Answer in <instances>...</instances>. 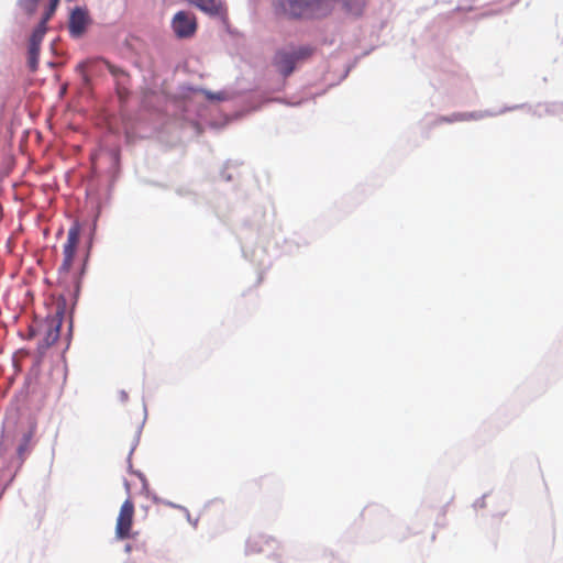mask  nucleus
Returning a JSON list of instances; mask_svg holds the SVG:
<instances>
[{
	"mask_svg": "<svg viewBox=\"0 0 563 563\" xmlns=\"http://www.w3.org/2000/svg\"><path fill=\"white\" fill-rule=\"evenodd\" d=\"M55 7H56V5H54V7H53V1H52V2H51V9H48V12L46 13V15H45V16H47V15H49V16H51L52 12L55 10Z\"/></svg>",
	"mask_w": 563,
	"mask_h": 563,
	"instance_id": "nucleus-16",
	"label": "nucleus"
},
{
	"mask_svg": "<svg viewBox=\"0 0 563 563\" xmlns=\"http://www.w3.org/2000/svg\"><path fill=\"white\" fill-rule=\"evenodd\" d=\"M88 16L86 12L79 8H76L69 19V31L74 36H80L87 26Z\"/></svg>",
	"mask_w": 563,
	"mask_h": 563,
	"instance_id": "nucleus-6",
	"label": "nucleus"
},
{
	"mask_svg": "<svg viewBox=\"0 0 563 563\" xmlns=\"http://www.w3.org/2000/svg\"><path fill=\"white\" fill-rule=\"evenodd\" d=\"M32 438H33V432L32 431H27L23 434L19 445H18V449H16V453H18V456L23 461L26 456V454L30 453L31 451V441H32Z\"/></svg>",
	"mask_w": 563,
	"mask_h": 563,
	"instance_id": "nucleus-11",
	"label": "nucleus"
},
{
	"mask_svg": "<svg viewBox=\"0 0 563 563\" xmlns=\"http://www.w3.org/2000/svg\"><path fill=\"white\" fill-rule=\"evenodd\" d=\"M207 97H208V99H211V100H223L224 99L223 92H218V93L208 92Z\"/></svg>",
	"mask_w": 563,
	"mask_h": 563,
	"instance_id": "nucleus-13",
	"label": "nucleus"
},
{
	"mask_svg": "<svg viewBox=\"0 0 563 563\" xmlns=\"http://www.w3.org/2000/svg\"><path fill=\"white\" fill-rule=\"evenodd\" d=\"M104 66L109 70V73L114 77L115 85H117V93L121 101H125L129 98L130 91H129V84H130V76L129 74L111 64L109 60L103 59Z\"/></svg>",
	"mask_w": 563,
	"mask_h": 563,
	"instance_id": "nucleus-4",
	"label": "nucleus"
},
{
	"mask_svg": "<svg viewBox=\"0 0 563 563\" xmlns=\"http://www.w3.org/2000/svg\"><path fill=\"white\" fill-rule=\"evenodd\" d=\"M48 19L49 15L44 16L40 24L35 27L30 38V45L41 47L42 41L46 33V22Z\"/></svg>",
	"mask_w": 563,
	"mask_h": 563,
	"instance_id": "nucleus-9",
	"label": "nucleus"
},
{
	"mask_svg": "<svg viewBox=\"0 0 563 563\" xmlns=\"http://www.w3.org/2000/svg\"><path fill=\"white\" fill-rule=\"evenodd\" d=\"M130 531L131 530L120 529V530H117V536H118L119 539L130 538L131 537Z\"/></svg>",
	"mask_w": 563,
	"mask_h": 563,
	"instance_id": "nucleus-14",
	"label": "nucleus"
},
{
	"mask_svg": "<svg viewBox=\"0 0 563 563\" xmlns=\"http://www.w3.org/2000/svg\"><path fill=\"white\" fill-rule=\"evenodd\" d=\"M22 3L30 10H33L38 0H21Z\"/></svg>",
	"mask_w": 563,
	"mask_h": 563,
	"instance_id": "nucleus-15",
	"label": "nucleus"
},
{
	"mask_svg": "<svg viewBox=\"0 0 563 563\" xmlns=\"http://www.w3.org/2000/svg\"><path fill=\"white\" fill-rule=\"evenodd\" d=\"M172 27L177 37H191L197 30L196 16L190 12L179 11L173 18Z\"/></svg>",
	"mask_w": 563,
	"mask_h": 563,
	"instance_id": "nucleus-3",
	"label": "nucleus"
},
{
	"mask_svg": "<svg viewBox=\"0 0 563 563\" xmlns=\"http://www.w3.org/2000/svg\"><path fill=\"white\" fill-rule=\"evenodd\" d=\"M452 499H453V497H452V495H450V496L448 497V499H446L445 504H446V505H448V504H450V503L452 501Z\"/></svg>",
	"mask_w": 563,
	"mask_h": 563,
	"instance_id": "nucleus-17",
	"label": "nucleus"
},
{
	"mask_svg": "<svg viewBox=\"0 0 563 563\" xmlns=\"http://www.w3.org/2000/svg\"><path fill=\"white\" fill-rule=\"evenodd\" d=\"M40 49L41 47L38 46L30 45L29 47V66L32 71H35L37 69Z\"/></svg>",
	"mask_w": 563,
	"mask_h": 563,
	"instance_id": "nucleus-12",
	"label": "nucleus"
},
{
	"mask_svg": "<svg viewBox=\"0 0 563 563\" xmlns=\"http://www.w3.org/2000/svg\"><path fill=\"white\" fill-rule=\"evenodd\" d=\"M79 238L80 225L78 222H75L68 230L67 241L63 250L64 260L59 267V282L67 283L68 280H70L76 285V288L79 287V279L77 274H70V267L73 264L77 245L79 243Z\"/></svg>",
	"mask_w": 563,
	"mask_h": 563,
	"instance_id": "nucleus-1",
	"label": "nucleus"
},
{
	"mask_svg": "<svg viewBox=\"0 0 563 563\" xmlns=\"http://www.w3.org/2000/svg\"><path fill=\"white\" fill-rule=\"evenodd\" d=\"M194 3L201 11L210 15H218L223 11V4L221 0H194Z\"/></svg>",
	"mask_w": 563,
	"mask_h": 563,
	"instance_id": "nucleus-8",
	"label": "nucleus"
},
{
	"mask_svg": "<svg viewBox=\"0 0 563 563\" xmlns=\"http://www.w3.org/2000/svg\"><path fill=\"white\" fill-rule=\"evenodd\" d=\"M134 505L131 499H126L119 511L115 528H131L133 525Z\"/></svg>",
	"mask_w": 563,
	"mask_h": 563,
	"instance_id": "nucleus-7",
	"label": "nucleus"
},
{
	"mask_svg": "<svg viewBox=\"0 0 563 563\" xmlns=\"http://www.w3.org/2000/svg\"><path fill=\"white\" fill-rule=\"evenodd\" d=\"M312 54V49L301 46L284 53V76H288L294 69L302 62H305Z\"/></svg>",
	"mask_w": 563,
	"mask_h": 563,
	"instance_id": "nucleus-5",
	"label": "nucleus"
},
{
	"mask_svg": "<svg viewBox=\"0 0 563 563\" xmlns=\"http://www.w3.org/2000/svg\"><path fill=\"white\" fill-rule=\"evenodd\" d=\"M335 0H289L290 14L297 18H323L330 14Z\"/></svg>",
	"mask_w": 563,
	"mask_h": 563,
	"instance_id": "nucleus-2",
	"label": "nucleus"
},
{
	"mask_svg": "<svg viewBox=\"0 0 563 563\" xmlns=\"http://www.w3.org/2000/svg\"><path fill=\"white\" fill-rule=\"evenodd\" d=\"M58 1H59V0H53V7H54V5H57Z\"/></svg>",
	"mask_w": 563,
	"mask_h": 563,
	"instance_id": "nucleus-18",
	"label": "nucleus"
},
{
	"mask_svg": "<svg viewBox=\"0 0 563 563\" xmlns=\"http://www.w3.org/2000/svg\"><path fill=\"white\" fill-rule=\"evenodd\" d=\"M367 0H343L345 11L353 15H361L366 7Z\"/></svg>",
	"mask_w": 563,
	"mask_h": 563,
	"instance_id": "nucleus-10",
	"label": "nucleus"
}]
</instances>
